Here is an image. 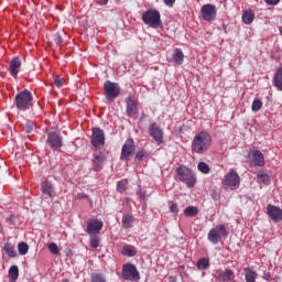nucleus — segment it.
Returning <instances> with one entry per match:
<instances>
[{"label": "nucleus", "mask_w": 282, "mask_h": 282, "mask_svg": "<svg viewBox=\"0 0 282 282\" xmlns=\"http://www.w3.org/2000/svg\"><path fill=\"white\" fill-rule=\"evenodd\" d=\"M213 144V137L210 133L206 131H200L195 134L194 140L192 142V151L194 153H206L208 149H210V145Z\"/></svg>", "instance_id": "f257e3e1"}, {"label": "nucleus", "mask_w": 282, "mask_h": 282, "mask_svg": "<svg viewBox=\"0 0 282 282\" xmlns=\"http://www.w3.org/2000/svg\"><path fill=\"white\" fill-rule=\"evenodd\" d=\"M176 181L185 184L187 188H193L197 184V176H195L193 170L185 165H180L176 167Z\"/></svg>", "instance_id": "f03ea898"}, {"label": "nucleus", "mask_w": 282, "mask_h": 282, "mask_svg": "<svg viewBox=\"0 0 282 282\" xmlns=\"http://www.w3.org/2000/svg\"><path fill=\"white\" fill-rule=\"evenodd\" d=\"M32 93H30L28 89H24L14 97V105L19 111H28V109L32 107Z\"/></svg>", "instance_id": "7ed1b4c3"}, {"label": "nucleus", "mask_w": 282, "mask_h": 282, "mask_svg": "<svg viewBox=\"0 0 282 282\" xmlns=\"http://www.w3.org/2000/svg\"><path fill=\"white\" fill-rule=\"evenodd\" d=\"M142 21L149 28H162V15L156 9H149L142 14Z\"/></svg>", "instance_id": "20e7f679"}, {"label": "nucleus", "mask_w": 282, "mask_h": 282, "mask_svg": "<svg viewBox=\"0 0 282 282\" xmlns=\"http://www.w3.org/2000/svg\"><path fill=\"white\" fill-rule=\"evenodd\" d=\"M225 191H237L241 184V177L235 170H229L223 182Z\"/></svg>", "instance_id": "39448f33"}, {"label": "nucleus", "mask_w": 282, "mask_h": 282, "mask_svg": "<svg viewBox=\"0 0 282 282\" xmlns=\"http://www.w3.org/2000/svg\"><path fill=\"white\" fill-rule=\"evenodd\" d=\"M104 91L106 100L111 104L120 96V84L106 80L104 84Z\"/></svg>", "instance_id": "423d86ee"}, {"label": "nucleus", "mask_w": 282, "mask_h": 282, "mask_svg": "<svg viewBox=\"0 0 282 282\" xmlns=\"http://www.w3.org/2000/svg\"><path fill=\"white\" fill-rule=\"evenodd\" d=\"M223 237H228V229L226 228V225H218L217 227L212 228L207 235L208 241L214 243V246H217V243L221 241Z\"/></svg>", "instance_id": "0eeeda50"}, {"label": "nucleus", "mask_w": 282, "mask_h": 282, "mask_svg": "<svg viewBox=\"0 0 282 282\" xmlns=\"http://www.w3.org/2000/svg\"><path fill=\"white\" fill-rule=\"evenodd\" d=\"M122 279H124V281H140L138 268L131 263L123 264Z\"/></svg>", "instance_id": "6e6552de"}, {"label": "nucleus", "mask_w": 282, "mask_h": 282, "mask_svg": "<svg viewBox=\"0 0 282 282\" xmlns=\"http://www.w3.org/2000/svg\"><path fill=\"white\" fill-rule=\"evenodd\" d=\"M133 151H135L133 139H128L122 145L120 160H122V162H129L131 155H133Z\"/></svg>", "instance_id": "1a4fd4ad"}, {"label": "nucleus", "mask_w": 282, "mask_h": 282, "mask_svg": "<svg viewBox=\"0 0 282 282\" xmlns=\"http://www.w3.org/2000/svg\"><path fill=\"white\" fill-rule=\"evenodd\" d=\"M91 144L95 149H102L105 147V131L102 129H93Z\"/></svg>", "instance_id": "9d476101"}, {"label": "nucleus", "mask_w": 282, "mask_h": 282, "mask_svg": "<svg viewBox=\"0 0 282 282\" xmlns=\"http://www.w3.org/2000/svg\"><path fill=\"white\" fill-rule=\"evenodd\" d=\"M148 131L156 144H162V142H164V130H162L155 122L149 126Z\"/></svg>", "instance_id": "9b49d317"}, {"label": "nucleus", "mask_w": 282, "mask_h": 282, "mask_svg": "<svg viewBox=\"0 0 282 282\" xmlns=\"http://www.w3.org/2000/svg\"><path fill=\"white\" fill-rule=\"evenodd\" d=\"M200 14L204 21H215L217 19V8L214 4H204L200 8Z\"/></svg>", "instance_id": "f8f14e48"}, {"label": "nucleus", "mask_w": 282, "mask_h": 282, "mask_svg": "<svg viewBox=\"0 0 282 282\" xmlns=\"http://www.w3.org/2000/svg\"><path fill=\"white\" fill-rule=\"evenodd\" d=\"M105 224L102 220L99 219H89L86 225V230L88 235H100V230H102V227Z\"/></svg>", "instance_id": "ddd939ff"}, {"label": "nucleus", "mask_w": 282, "mask_h": 282, "mask_svg": "<svg viewBox=\"0 0 282 282\" xmlns=\"http://www.w3.org/2000/svg\"><path fill=\"white\" fill-rule=\"evenodd\" d=\"M106 161H107V158L105 156V153L102 152L94 153L93 160H91L93 171H95L96 173L102 171V166H105Z\"/></svg>", "instance_id": "4468645a"}, {"label": "nucleus", "mask_w": 282, "mask_h": 282, "mask_svg": "<svg viewBox=\"0 0 282 282\" xmlns=\"http://www.w3.org/2000/svg\"><path fill=\"white\" fill-rule=\"evenodd\" d=\"M216 279L219 282H232L235 281V271L230 269H226V270L217 269Z\"/></svg>", "instance_id": "2eb2a0df"}, {"label": "nucleus", "mask_w": 282, "mask_h": 282, "mask_svg": "<svg viewBox=\"0 0 282 282\" xmlns=\"http://www.w3.org/2000/svg\"><path fill=\"white\" fill-rule=\"evenodd\" d=\"M46 142L48 147H51V149H53L54 151L63 147V138H61V135H58V133L56 132L48 133Z\"/></svg>", "instance_id": "dca6fc26"}, {"label": "nucleus", "mask_w": 282, "mask_h": 282, "mask_svg": "<svg viewBox=\"0 0 282 282\" xmlns=\"http://www.w3.org/2000/svg\"><path fill=\"white\" fill-rule=\"evenodd\" d=\"M267 213H268L269 217H271L272 221H274V224H279V221L282 220L281 207H276L274 205H268Z\"/></svg>", "instance_id": "f3484780"}, {"label": "nucleus", "mask_w": 282, "mask_h": 282, "mask_svg": "<svg viewBox=\"0 0 282 282\" xmlns=\"http://www.w3.org/2000/svg\"><path fill=\"white\" fill-rule=\"evenodd\" d=\"M126 113L128 118H133L138 113V101L133 97L126 98Z\"/></svg>", "instance_id": "a211bd4d"}, {"label": "nucleus", "mask_w": 282, "mask_h": 282, "mask_svg": "<svg viewBox=\"0 0 282 282\" xmlns=\"http://www.w3.org/2000/svg\"><path fill=\"white\" fill-rule=\"evenodd\" d=\"M19 69H21V59L19 57H13L10 62V74L13 78L19 76Z\"/></svg>", "instance_id": "6ab92c4d"}, {"label": "nucleus", "mask_w": 282, "mask_h": 282, "mask_svg": "<svg viewBox=\"0 0 282 282\" xmlns=\"http://www.w3.org/2000/svg\"><path fill=\"white\" fill-rule=\"evenodd\" d=\"M252 160L256 166H265V158L263 156V153L261 151L259 150L253 151Z\"/></svg>", "instance_id": "aec40b11"}, {"label": "nucleus", "mask_w": 282, "mask_h": 282, "mask_svg": "<svg viewBox=\"0 0 282 282\" xmlns=\"http://www.w3.org/2000/svg\"><path fill=\"white\" fill-rule=\"evenodd\" d=\"M41 189L43 195H47L48 197H54V185L50 181H44L41 185Z\"/></svg>", "instance_id": "412c9836"}, {"label": "nucleus", "mask_w": 282, "mask_h": 282, "mask_svg": "<svg viewBox=\"0 0 282 282\" xmlns=\"http://www.w3.org/2000/svg\"><path fill=\"white\" fill-rule=\"evenodd\" d=\"M257 276H259L257 271H254L250 268H245V281L246 282H257Z\"/></svg>", "instance_id": "4be33fe9"}, {"label": "nucleus", "mask_w": 282, "mask_h": 282, "mask_svg": "<svg viewBox=\"0 0 282 282\" xmlns=\"http://www.w3.org/2000/svg\"><path fill=\"white\" fill-rule=\"evenodd\" d=\"M273 83L278 91H282V67L276 69L274 74Z\"/></svg>", "instance_id": "5701e85b"}, {"label": "nucleus", "mask_w": 282, "mask_h": 282, "mask_svg": "<svg viewBox=\"0 0 282 282\" xmlns=\"http://www.w3.org/2000/svg\"><path fill=\"white\" fill-rule=\"evenodd\" d=\"M258 182L259 184H264L265 186H268L271 182L270 175L268 174V172L261 170L258 172Z\"/></svg>", "instance_id": "b1692460"}, {"label": "nucleus", "mask_w": 282, "mask_h": 282, "mask_svg": "<svg viewBox=\"0 0 282 282\" xmlns=\"http://www.w3.org/2000/svg\"><path fill=\"white\" fill-rule=\"evenodd\" d=\"M121 253L123 257H135V254H138V250L131 245H124L121 249Z\"/></svg>", "instance_id": "393cba45"}, {"label": "nucleus", "mask_w": 282, "mask_h": 282, "mask_svg": "<svg viewBox=\"0 0 282 282\" xmlns=\"http://www.w3.org/2000/svg\"><path fill=\"white\" fill-rule=\"evenodd\" d=\"M121 224H122V228L124 229L133 228V215H130V214L123 215L121 219Z\"/></svg>", "instance_id": "a878e982"}, {"label": "nucleus", "mask_w": 282, "mask_h": 282, "mask_svg": "<svg viewBox=\"0 0 282 282\" xmlns=\"http://www.w3.org/2000/svg\"><path fill=\"white\" fill-rule=\"evenodd\" d=\"M172 61L175 63V65H182L184 63V53L182 52V48H176L174 54L172 55Z\"/></svg>", "instance_id": "bb28decb"}, {"label": "nucleus", "mask_w": 282, "mask_h": 282, "mask_svg": "<svg viewBox=\"0 0 282 282\" xmlns=\"http://www.w3.org/2000/svg\"><path fill=\"white\" fill-rule=\"evenodd\" d=\"M254 21V12L252 10H247L242 14V23L250 25Z\"/></svg>", "instance_id": "cd10ccee"}, {"label": "nucleus", "mask_w": 282, "mask_h": 282, "mask_svg": "<svg viewBox=\"0 0 282 282\" xmlns=\"http://www.w3.org/2000/svg\"><path fill=\"white\" fill-rule=\"evenodd\" d=\"M3 250H4L6 254L12 259H14V257H17V250L14 249V245H12V242L4 243Z\"/></svg>", "instance_id": "c85d7f7f"}, {"label": "nucleus", "mask_w": 282, "mask_h": 282, "mask_svg": "<svg viewBox=\"0 0 282 282\" xmlns=\"http://www.w3.org/2000/svg\"><path fill=\"white\" fill-rule=\"evenodd\" d=\"M196 267L198 270H208V268H210V261L208 258H200L198 259Z\"/></svg>", "instance_id": "c756f323"}, {"label": "nucleus", "mask_w": 282, "mask_h": 282, "mask_svg": "<svg viewBox=\"0 0 282 282\" xmlns=\"http://www.w3.org/2000/svg\"><path fill=\"white\" fill-rule=\"evenodd\" d=\"M199 209L195 206H188L184 209L185 217H197Z\"/></svg>", "instance_id": "7c9ffc66"}, {"label": "nucleus", "mask_w": 282, "mask_h": 282, "mask_svg": "<svg viewBox=\"0 0 282 282\" xmlns=\"http://www.w3.org/2000/svg\"><path fill=\"white\" fill-rule=\"evenodd\" d=\"M89 243L91 248H98L100 246V234L89 235Z\"/></svg>", "instance_id": "2f4dec72"}, {"label": "nucleus", "mask_w": 282, "mask_h": 282, "mask_svg": "<svg viewBox=\"0 0 282 282\" xmlns=\"http://www.w3.org/2000/svg\"><path fill=\"white\" fill-rule=\"evenodd\" d=\"M9 279L11 282H14L17 281V279H19V267L12 265L9 269Z\"/></svg>", "instance_id": "473e14b6"}, {"label": "nucleus", "mask_w": 282, "mask_h": 282, "mask_svg": "<svg viewBox=\"0 0 282 282\" xmlns=\"http://www.w3.org/2000/svg\"><path fill=\"white\" fill-rule=\"evenodd\" d=\"M197 169L200 173H204V175H208V173H210V166H208L206 162H199Z\"/></svg>", "instance_id": "72a5a7b5"}, {"label": "nucleus", "mask_w": 282, "mask_h": 282, "mask_svg": "<svg viewBox=\"0 0 282 282\" xmlns=\"http://www.w3.org/2000/svg\"><path fill=\"white\" fill-rule=\"evenodd\" d=\"M18 251L19 254L25 256L30 251V246H28V242H20L18 245Z\"/></svg>", "instance_id": "f704fd0d"}, {"label": "nucleus", "mask_w": 282, "mask_h": 282, "mask_svg": "<svg viewBox=\"0 0 282 282\" xmlns=\"http://www.w3.org/2000/svg\"><path fill=\"white\" fill-rule=\"evenodd\" d=\"M262 107H263V101H261V99H254L251 105V110L254 112L261 111Z\"/></svg>", "instance_id": "c9c22d12"}, {"label": "nucleus", "mask_w": 282, "mask_h": 282, "mask_svg": "<svg viewBox=\"0 0 282 282\" xmlns=\"http://www.w3.org/2000/svg\"><path fill=\"white\" fill-rule=\"evenodd\" d=\"M34 129H36V123H34V121H26L24 126L25 133H32Z\"/></svg>", "instance_id": "e433bc0d"}, {"label": "nucleus", "mask_w": 282, "mask_h": 282, "mask_svg": "<svg viewBox=\"0 0 282 282\" xmlns=\"http://www.w3.org/2000/svg\"><path fill=\"white\" fill-rule=\"evenodd\" d=\"M53 79H54L55 86L58 88H61L65 85V78L59 77L58 75H54Z\"/></svg>", "instance_id": "4c0bfd02"}, {"label": "nucleus", "mask_w": 282, "mask_h": 282, "mask_svg": "<svg viewBox=\"0 0 282 282\" xmlns=\"http://www.w3.org/2000/svg\"><path fill=\"white\" fill-rule=\"evenodd\" d=\"M91 282H107V281L105 280V276H102V274L94 273L91 275Z\"/></svg>", "instance_id": "58836bf2"}, {"label": "nucleus", "mask_w": 282, "mask_h": 282, "mask_svg": "<svg viewBox=\"0 0 282 282\" xmlns=\"http://www.w3.org/2000/svg\"><path fill=\"white\" fill-rule=\"evenodd\" d=\"M127 188V181H120L117 183L118 193H123Z\"/></svg>", "instance_id": "ea45409f"}, {"label": "nucleus", "mask_w": 282, "mask_h": 282, "mask_svg": "<svg viewBox=\"0 0 282 282\" xmlns=\"http://www.w3.org/2000/svg\"><path fill=\"white\" fill-rule=\"evenodd\" d=\"M48 250L52 254H58L59 251H58V245L57 243H54V242H51L48 245Z\"/></svg>", "instance_id": "a19ab883"}, {"label": "nucleus", "mask_w": 282, "mask_h": 282, "mask_svg": "<svg viewBox=\"0 0 282 282\" xmlns=\"http://www.w3.org/2000/svg\"><path fill=\"white\" fill-rule=\"evenodd\" d=\"M145 156H147V152H144V150H141L137 152L135 159L139 160V162H142Z\"/></svg>", "instance_id": "79ce46f5"}, {"label": "nucleus", "mask_w": 282, "mask_h": 282, "mask_svg": "<svg viewBox=\"0 0 282 282\" xmlns=\"http://www.w3.org/2000/svg\"><path fill=\"white\" fill-rule=\"evenodd\" d=\"M170 210H171V213H173V215H177V213H180V208L176 203H173L171 205Z\"/></svg>", "instance_id": "37998d69"}, {"label": "nucleus", "mask_w": 282, "mask_h": 282, "mask_svg": "<svg viewBox=\"0 0 282 282\" xmlns=\"http://www.w3.org/2000/svg\"><path fill=\"white\" fill-rule=\"evenodd\" d=\"M54 42L56 43V45H61L63 43V37L61 36V34L56 33L54 35Z\"/></svg>", "instance_id": "c03bdc74"}, {"label": "nucleus", "mask_w": 282, "mask_h": 282, "mask_svg": "<svg viewBox=\"0 0 282 282\" xmlns=\"http://www.w3.org/2000/svg\"><path fill=\"white\" fill-rule=\"evenodd\" d=\"M281 0H264L267 6H279Z\"/></svg>", "instance_id": "a18cd8bd"}, {"label": "nucleus", "mask_w": 282, "mask_h": 282, "mask_svg": "<svg viewBox=\"0 0 282 282\" xmlns=\"http://www.w3.org/2000/svg\"><path fill=\"white\" fill-rule=\"evenodd\" d=\"M164 4L167 6V8H173L175 6V0H163Z\"/></svg>", "instance_id": "49530a36"}, {"label": "nucleus", "mask_w": 282, "mask_h": 282, "mask_svg": "<svg viewBox=\"0 0 282 282\" xmlns=\"http://www.w3.org/2000/svg\"><path fill=\"white\" fill-rule=\"evenodd\" d=\"M7 221H9L10 224L14 225V216L13 215H9L7 217Z\"/></svg>", "instance_id": "de8ad7c7"}, {"label": "nucleus", "mask_w": 282, "mask_h": 282, "mask_svg": "<svg viewBox=\"0 0 282 282\" xmlns=\"http://www.w3.org/2000/svg\"><path fill=\"white\" fill-rule=\"evenodd\" d=\"M98 6H107L109 3V0H98Z\"/></svg>", "instance_id": "09e8293b"}, {"label": "nucleus", "mask_w": 282, "mask_h": 282, "mask_svg": "<svg viewBox=\"0 0 282 282\" xmlns=\"http://www.w3.org/2000/svg\"><path fill=\"white\" fill-rule=\"evenodd\" d=\"M77 197H78V199H85V198H87V195L80 193V194L77 195Z\"/></svg>", "instance_id": "8fccbe9b"}, {"label": "nucleus", "mask_w": 282, "mask_h": 282, "mask_svg": "<svg viewBox=\"0 0 282 282\" xmlns=\"http://www.w3.org/2000/svg\"><path fill=\"white\" fill-rule=\"evenodd\" d=\"M263 279L264 281H270V273H264Z\"/></svg>", "instance_id": "3c124183"}, {"label": "nucleus", "mask_w": 282, "mask_h": 282, "mask_svg": "<svg viewBox=\"0 0 282 282\" xmlns=\"http://www.w3.org/2000/svg\"><path fill=\"white\" fill-rule=\"evenodd\" d=\"M169 282H177V279H175V276L170 275L169 276Z\"/></svg>", "instance_id": "603ef678"}, {"label": "nucleus", "mask_w": 282, "mask_h": 282, "mask_svg": "<svg viewBox=\"0 0 282 282\" xmlns=\"http://www.w3.org/2000/svg\"><path fill=\"white\" fill-rule=\"evenodd\" d=\"M140 197H141V199H144L145 194H144V193H141V194H140Z\"/></svg>", "instance_id": "864d4df0"}, {"label": "nucleus", "mask_w": 282, "mask_h": 282, "mask_svg": "<svg viewBox=\"0 0 282 282\" xmlns=\"http://www.w3.org/2000/svg\"><path fill=\"white\" fill-rule=\"evenodd\" d=\"M280 34L282 35V26H280Z\"/></svg>", "instance_id": "5fc2aeb1"}]
</instances>
